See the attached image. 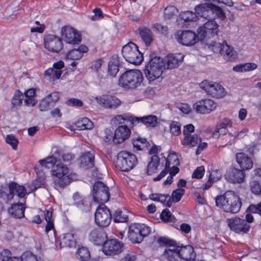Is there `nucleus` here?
<instances>
[{
    "instance_id": "obj_36",
    "label": "nucleus",
    "mask_w": 261,
    "mask_h": 261,
    "mask_svg": "<svg viewBox=\"0 0 261 261\" xmlns=\"http://www.w3.org/2000/svg\"><path fill=\"white\" fill-rule=\"evenodd\" d=\"M150 199L153 201L160 202L164 206L170 207L173 203L179 201L181 197H153Z\"/></svg>"
},
{
    "instance_id": "obj_9",
    "label": "nucleus",
    "mask_w": 261,
    "mask_h": 261,
    "mask_svg": "<svg viewBox=\"0 0 261 261\" xmlns=\"http://www.w3.org/2000/svg\"><path fill=\"white\" fill-rule=\"evenodd\" d=\"M200 87L208 95L216 98H221L226 94L224 87L217 82L203 80L199 84Z\"/></svg>"
},
{
    "instance_id": "obj_31",
    "label": "nucleus",
    "mask_w": 261,
    "mask_h": 261,
    "mask_svg": "<svg viewBox=\"0 0 261 261\" xmlns=\"http://www.w3.org/2000/svg\"><path fill=\"white\" fill-rule=\"evenodd\" d=\"M88 47L84 45H80L78 48H74L69 50L66 54V59L71 60H79L83 57V54L86 53Z\"/></svg>"
},
{
    "instance_id": "obj_4",
    "label": "nucleus",
    "mask_w": 261,
    "mask_h": 261,
    "mask_svg": "<svg viewBox=\"0 0 261 261\" xmlns=\"http://www.w3.org/2000/svg\"><path fill=\"white\" fill-rule=\"evenodd\" d=\"M143 81L142 72L138 70H130L124 72L119 77V84L126 89L135 88Z\"/></svg>"
},
{
    "instance_id": "obj_58",
    "label": "nucleus",
    "mask_w": 261,
    "mask_h": 261,
    "mask_svg": "<svg viewBox=\"0 0 261 261\" xmlns=\"http://www.w3.org/2000/svg\"><path fill=\"white\" fill-rule=\"evenodd\" d=\"M250 189L255 195L261 194V182L253 180L250 182Z\"/></svg>"
},
{
    "instance_id": "obj_26",
    "label": "nucleus",
    "mask_w": 261,
    "mask_h": 261,
    "mask_svg": "<svg viewBox=\"0 0 261 261\" xmlns=\"http://www.w3.org/2000/svg\"><path fill=\"white\" fill-rule=\"evenodd\" d=\"M178 252L179 258H182L186 261L194 260L196 256L193 248L190 245L183 247L178 246Z\"/></svg>"
},
{
    "instance_id": "obj_52",
    "label": "nucleus",
    "mask_w": 261,
    "mask_h": 261,
    "mask_svg": "<svg viewBox=\"0 0 261 261\" xmlns=\"http://www.w3.org/2000/svg\"><path fill=\"white\" fill-rule=\"evenodd\" d=\"M178 10L174 6H169L165 9L164 17L166 19H170L176 16L178 14Z\"/></svg>"
},
{
    "instance_id": "obj_34",
    "label": "nucleus",
    "mask_w": 261,
    "mask_h": 261,
    "mask_svg": "<svg viewBox=\"0 0 261 261\" xmlns=\"http://www.w3.org/2000/svg\"><path fill=\"white\" fill-rule=\"evenodd\" d=\"M201 141V138L198 135L193 134L184 137L181 141V143L184 146L194 147L197 146Z\"/></svg>"
},
{
    "instance_id": "obj_63",
    "label": "nucleus",
    "mask_w": 261,
    "mask_h": 261,
    "mask_svg": "<svg viewBox=\"0 0 261 261\" xmlns=\"http://www.w3.org/2000/svg\"><path fill=\"white\" fill-rule=\"evenodd\" d=\"M137 255L135 252H129L121 258L120 261H136Z\"/></svg>"
},
{
    "instance_id": "obj_45",
    "label": "nucleus",
    "mask_w": 261,
    "mask_h": 261,
    "mask_svg": "<svg viewBox=\"0 0 261 261\" xmlns=\"http://www.w3.org/2000/svg\"><path fill=\"white\" fill-rule=\"evenodd\" d=\"M140 121L148 127H154L158 123L156 116L152 115L139 118L137 122Z\"/></svg>"
},
{
    "instance_id": "obj_37",
    "label": "nucleus",
    "mask_w": 261,
    "mask_h": 261,
    "mask_svg": "<svg viewBox=\"0 0 261 261\" xmlns=\"http://www.w3.org/2000/svg\"><path fill=\"white\" fill-rule=\"evenodd\" d=\"M76 240L74 235L71 233L64 234L61 239L60 246L61 247H72L75 245Z\"/></svg>"
},
{
    "instance_id": "obj_12",
    "label": "nucleus",
    "mask_w": 261,
    "mask_h": 261,
    "mask_svg": "<svg viewBox=\"0 0 261 261\" xmlns=\"http://www.w3.org/2000/svg\"><path fill=\"white\" fill-rule=\"evenodd\" d=\"M227 223L230 230L237 233H246L250 228V225L244 219L237 217L228 219Z\"/></svg>"
},
{
    "instance_id": "obj_21",
    "label": "nucleus",
    "mask_w": 261,
    "mask_h": 261,
    "mask_svg": "<svg viewBox=\"0 0 261 261\" xmlns=\"http://www.w3.org/2000/svg\"><path fill=\"white\" fill-rule=\"evenodd\" d=\"M130 135V130L126 125L118 126L115 130L113 142L119 144L127 139Z\"/></svg>"
},
{
    "instance_id": "obj_43",
    "label": "nucleus",
    "mask_w": 261,
    "mask_h": 261,
    "mask_svg": "<svg viewBox=\"0 0 261 261\" xmlns=\"http://www.w3.org/2000/svg\"><path fill=\"white\" fill-rule=\"evenodd\" d=\"M257 67V65L254 63H246L234 66L233 70L236 72H247L253 70Z\"/></svg>"
},
{
    "instance_id": "obj_2",
    "label": "nucleus",
    "mask_w": 261,
    "mask_h": 261,
    "mask_svg": "<svg viewBox=\"0 0 261 261\" xmlns=\"http://www.w3.org/2000/svg\"><path fill=\"white\" fill-rule=\"evenodd\" d=\"M157 243L161 247L166 248L162 255V257L168 261H178L179 255L178 246L176 242L172 240L163 237H159L156 240Z\"/></svg>"
},
{
    "instance_id": "obj_23",
    "label": "nucleus",
    "mask_w": 261,
    "mask_h": 261,
    "mask_svg": "<svg viewBox=\"0 0 261 261\" xmlns=\"http://www.w3.org/2000/svg\"><path fill=\"white\" fill-rule=\"evenodd\" d=\"M212 4H203L196 6L195 10L197 14L209 20L214 19L215 16H213Z\"/></svg>"
},
{
    "instance_id": "obj_47",
    "label": "nucleus",
    "mask_w": 261,
    "mask_h": 261,
    "mask_svg": "<svg viewBox=\"0 0 261 261\" xmlns=\"http://www.w3.org/2000/svg\"><path fill=\"white\" fill-rule=\"evenodd\" d=\"M140 34L146 45H149L153 41L152 33L149 29L146 28L142 29L140 31Z\"/></svg>"
},
{
    "instance_id": "obj_3",
    "label": "nucleus",
    "mask_w": 261,
    "mask_h": 261,
    "mask_svg": "<svg viewBox=\"0 0 261 261\" xmlns=\"http://www.w3.org/2000/svg\"><path fill=\"white\" fill-rule=\"evenodd\" d=\"M165 69V64L163 59L159 57H154L146 66V77L149 82L153 81L161 77Z\"/></svg>"
},
{
    "instance_id": "obj_48",
    "label": "nucleus",
    "mask_w": 261,
    "mask_h": 261,
    "mask_svg": "<svg viewBox=\"0 0 261 261\" xmlns=\"http://www.w3.org/2000/svg\"><path fill=\"white\" fill-rule=\"evenodd\" d=\"M76 257L81 261H87L90 257V253L87 248L81 247L76 252Z\"/></svg>"
},
{
    "instance_id": "obj_24",
    "label": "nucleus",
    "mask_w": 261,
    "mask_h": 261,
    "mask_svg": "<svg viewBox=\"0 0 261 261\" xmlns=\"http://www.w3.org/2000/svg\"><path fill=\"white\" fill-rule=\"evenodd\" d=\"M184 55L180 53L168 55L164 62L167 69H173L178 66L179 64L182 62Z\"/></svg>"
},
{
    "instance_id": "obj_54",
    "label": "nucleus",
    "mask_w": 261,
    "mask_h": 261,
    "mask_svg": "<svg viewBox=\"0 0 261 261\" xmlns=\"http://www.w3.org/2000/svg\"><path fill=\"white\" fill-rule=\"evenodd\" d=\"M180 18L185 21H193L197 19L196 13L190 11L182 12L180 14Z\"/></svg>"
},
{
    "instance_id": "obj_59",
    "label": "nucleus",
    "mask_w": 261,
    "mask_h": 261,
    "mask_svg": "<svg viewBox=\"0 0 261 261\" xmlns=\"http://www.w3.org/2000/svg\"><path fill=\"white\" fill-rule=\"evenodd\" d=\"M161 219L164 221L174 222L176 219L168 209L163 210L161 214Z\"/></svg>"
},
{
    "instance_id": "obj_19",
    "label": "nucleus",
    "mask_w": 261,
    "mask_h": 261,
    "mask_svg": "<svg viewBox=\"0 0 261 261\" xmlns=\"http://www.w3.org/2000/svg\"><path fill=\"white\" fill-rule=\"evenodd\" d=\"M64 67L63 61L60 60L53 64L52 68H49L44 72L45 77L50 82L55 81L60 77L62 69Z\"/></svg>"
},
{
    "instance_id": "obj_10",
    "label": "nucleus",
    "mask_w": 261,
    "mask_h": 261,
    "mask_svg": "<svg viewBox=\"0 0 261 261\" xmlns=\"http://www.w3.org/2000/svg\"><path fill=\"white\" fill-rule=\"evenodd\" d=\"M232 198L233 205L228 204V198L226 197H215V200L217 206L222 208L225 212L231 213H238L242 205L239 197H230Z\"/></svg>"
},
{
    "instance_id": "obj_33",
    "label": "nucleus",
    "mask_w": 261,
    "mask_h": 261,
    "mask_svg": "<svg viewBox=\"0 0 261 261\" xmlns=\"http://www.w3.org/2000/svg\"><path fill=\"white\" fill-rule=\"evenodd\" d=\"M94 156L92 153L86 152L80 158V164L81 167L86 169L91 168L94 165Z\"/></svg>"
},
{
    "instance_id": "obj_49",
    "label": "nucleus",
    "mask_w": 261,
    "mask_h": 261,
    "mask_svg": "<svg viewBox=\"0 0 261 261\" xmlns=\"http://www.w3.org/2000/svg\"><path fill=\"white\" fill-rule=\"evenodd\" d=\"M76 126L79 129H90L93 127L92 122L87 118H83L76 123Z\"/></svg>"
},
{
    "instance_id": "obj_27",
    "label": "nucleus",
    "mask_w": 261,
    "mask_h": 261,
    "mask_svg": "<svg viewBox=\"0 0 261 261\" xmlns=\"http://www.w3.org/2000/svg\"><path fill=\"white\" fill-rule=\"evenodd\" d=\"M217 47L219 48L220 54L224 58L228 60H230L234 58V51L233 48L229 46L226 41H223L222 43H219Z\"/></svg>"
},
{
    "instance_id": "obj_7",
    "label": "nucleus",
    "mask_w": 261,
    "mask_h": 261,
    "mask_svg": "<svg viewBox=\"0 0 261 261\" xmlns=\"http://www.w3.org/2000/svg\"><path fill=\"white\" fill-rule=\"evenodd\" d=\"M122 55L125 60L133 64H140L143 59L141 53L137 46L133 42H129L123 46Z\"/></svg>"
},
{
    "instance_id": "obj_30",
    "label": "nucleus",
    "mask_w": 261,
    "mask_h": 261,
    "mask_svg": "<svg viewBox=\"0 0 261 261\" xmlns=\"http://www.w3.org/2000/svg\"><path fill=\"white\" fill-rule=\"evenodd\" d=\"M236 160L242 170H248L253 166L252 159L244 153H238L236 154Z\"/></svg>"
},
{
    "instance_id": "obj_53",
    "label": "nucleus",
    "mask_w": 261,
    "mask_h": 261,
    "mask_svg": "<svg viewBox=\"0 0 261 261\" xmlns=\"http://www.w3.org/2000/svg\"><path fill=\"white\" fill-rule=\"evenodd\" d=\"M186 181L183 179H180L177 183L178 188L174 190L171 196H182L185 194V190L184 187L186 186Z\"/></svg>"
},
{
    "instance_id": "obj_41",
    "label": "nucleus",
    "mask_w": 261,
    "mask_h": 261,
    "mask_svg": "<svg viewBox=\"0 0 261 261\" xmlns=\"http://www.w3.org/2000/svg\"><path fill=\"white\" fill-rule=\"evenodd\" d=\"M44 218L46 221L45 226V232L47 233L49 231L53 230L55 231L54 228V218L53 217V213L50 210H45L44 212Z\"/></svg>"
},
{
    "instance_id": "obj_29",
    "label": "nucleus",
    "mask_w": 261,
    "mask_h": 261,
    "mask_svg": "<svg viewBox=\"0 0 261 261\" xmlns=\"http://www.w3.org/2000/svg\"><path fill=\"white\" fill-rule=\"evenodd\" d=\"M232 122L228 118L223 119L222 121L217 125L215 131L213 135L214 137H218L219 135H225L227 132V128L232 126Z\"/></svg>"
},
{
    "instance_id": "obj_64",
    "label": "nucleus",
    "mask_w": 261,
    "mask_h": 261,
    "mask_svg": "<svg viewBox=\"0 0 261 261\" xmlns=\"http://www.w3.org/2000/svg\"><path fill=\"white\" fill-rule=\"evenodd\" d=\"M247 210L253 213H257L261 215V201L257 204H251Z\"/></svg>"
},
{
    "instance_id": "obj_20",
    "label": "nucleus",
    "mask_w": 261,
    "mask_h": 261,
    "mask_svg": "<svg viewBox=\"0 0 261 261\" xmlns=\"http://www.w3.org/2000/svg\"><path fill=\"white\" fill-rule=\"evenodd\" d=\"M177 41L186 46L194 45L196 42V35L191 31L177 32L176 35Z\"/></svg>"
},
{
    "instance_id": "obj_17",
    "label": "nucleus",
    "mask_w": 261,
    "mask_h": 261,
    "mask_svg": "<svg viewBox=\"0 0 261 261\" xmlns=\"http://www.w3.org/2000/svg\"><path fill=\"white\" fill-rule=\"evenodd\" d=\"M44 46L50 51L58 53L63 48V42L58 37L53 35H47L44 38Z\"/></svg>"
},
{
    "instance_id": "obj_14",
    "label": "nucleus",
    "mask_w": 261,
    "mask_h": 261,
    "mask_svg": "<svg viewBox=\"0 0 261 261\" xmlns=\"http://www.w3.org/2000/svg\"><path fill=\"white\" fill-rule=\"evenodd\" d=\"M218 25L214 20H209L198 30V35L202 39L210 38L218 31Z\"/></svg>"
},
{
    "instance_id": "obj_61",
    "label": "nucleus",
    "mask_w": 261,
    "mask_h": 261,
    "mask_svg": "<svg viewBox=\"0 0 261 261\" xmlns=\"http://www.w3.org/2000/svg\"><path fill=\"white\" fill-rule=\"evenodd\" d=\"M213 16L221 18L222 20L226 18V15L221 8L213 4Z\"/></svg>"
},
{
    "instance_id": "obj_50",
    "label": "nucleus",
    "mask_w": 261,
    "mask_h": 261,
    "mask_svg": "<svg viewBox=\"0 0 261 261\" xmlns=\"http://www.w3.org/2000/svg\"><path fill=\"white\" fill-rule=\"evenodd\" d=\"M36 172L37 174V178L36 179V183H34V190L40 187L44 184L45 178V174L41 169L36 168Z\"/></svg>"
},
{
    "instance_id": "obj_18",
    "label": "nucleus",
    "mask_w": 261,
    "mask_h": 261,
    "mask_svg": "<svg viewBox=\"0 0 261 261\" xmlns=\"http://www.w3.org/2000/svg\"><path fill=\"white\" fill-rule=\"evenodd\" d=\"M62 36L65 41L69 44H79L81 41L80 34L76 30L69 26L63 27L61 30Z\"/></svg>"
},
{
    "instance_id": "obj_55",
    "label": "nucleus",
    "mask_w": 261,
    "mask_h": 261,
    "mask_svg": "<svg viewBox=\"0 0 261 261\" xmlns=\"http://www.w3.org/2000/svg\"><path fill=\"white\" fill-rule=\"evenodd\" d=\"M170 132L172 135L177 136L181 133V125L177 121H172L170 124Z\"/></svg>"
},
{
    "instance_id": "obj_13",
    "label": "nucleus",
    "mask_w": 261,
    "mask_h": 261,
    "mask_svg": "<svg viewBox=\"0 0 261 261\" xmlns=\"http://www.w3.org/2000/svg\"><path fill=\"white\" fill-rule=\"evenodd\" d=\"M97 103L108 109H116L121 105V101L115 96L103 94L95 97Z\"/></svg>"
},
{
    "instance_id": "obj_28",
    "label": "nucleus",
    "mask_w": 261,
    "mask_h": 261,
    "mask_svg": "<svg viewBox=\"0 0 261 261\" xmlns=\"http://www.w3.org/2000/svg\"><path fill=\"white\" fill-rule=\"evenodd\" d=\"M106 237V233L97 228L92 229L89 233V239L97 245L102 244Z\"/></svg>"
},
{
    "instance_id": "obj_44",
    "label": "nucleus",
    "mask_w": 261,
    "mask_h": 261,
    "mask_svg": "<svg viewBox=\"0 0 261 261\" xmlns=\"http://www.w3.org/2000/svg\"><path fill=\"white\" fill-rule=\"evenodd\" d=\"M133 146L137 150H144L149 145V142L145 138H136L132 140Z\"/></svg>"
},
{
    "instance_id": "obj_15",
    "label": "nucleus",
    "mask_w": 261,
    "mask_h": 261,
    "mask_svg": "<svg viewBox=\"0 0 261 261\" xmlns=\"http://www.w3.org/2000/svg\"><path fill=\"white\" fill-rule=\"evenodd\" d=\"M24 97V103L27 106H33V88H30L24 93V95L20 91H16L12 100V107L20 105Z\"/></svg>"
},
{
    "instance_id": "obj_40",
    "label": "nucleus",
    "mask_w": 261,
    "mask_h": 261,
    "mask_svg": "<svg viewBox=\"0 0 261 261\" xmlns=\"http://www.w3.org/2000/svg\"><path fill=\"white\" fill-rule=\"evenodd\" d=\"M139 117H134L128 114H124L122 115H117L115 116L112 121L115 123H122L124 121H130L134 124L135 121H138Z\"/></svg>"
},
{
    "instance_id": "obj_62",
    "label": "nucleus",
    "mask_w": 261,
    "mask_h": 261,
    "mask_svg": "<svg viewBox=\"0 0 261 261\" xmlns=\"http://www.w3.org/2000/svg\"><path fill=\"white\" fill-rule=\"evenodd\" d=\"M204 171L205 170L203 166L198 167L193 173L192 177L198 179L201 178L203 176Z\"/></svg>"
},
{
    "instance_id": "obj_16",
    "label": "nucleus",
    "mask_w": 261,
    "mask_h": 261,
    "mask_svg": "<svg viewBox=\"0 0 261 261\" xmlns=\"http://www.w3.org/2000/svg\"><path fill=\"white\" fill-rule=\"evenodd\" d=\"M123 244L116 239H111L103 243L102 251L107 255H115L122 251Z\"/></svg>"
},
{
    "instance_id": "obj_22",
    "label": "nucleus",
    "mask_w": 261,
    "mask_h": 261,
    "mask_svg": "<svg viewBox=\"0 0 261 261\" xmlns=\"http://www.w3.org/2000/svg\"><path fill=\"white\" fill-rule=\"evenodd\" d=\"M225 178L232 183H242L244 180L245 173L242 170L231 168L227 171Z\"/></svg>"
},
{
    "instance_id": "obj_56",
    "label": "nucleus",
    "mask_w": 261,
    "mask_h": 261,
    "mask_svg": "<svg viewBox=\"0 0 261 261\" xmlns=\"http://www.w3.org/2000/svg\"><path fill=\"white\" fill-rule=\"evenodd\" d=\"M248 132V129L244 128L239 132H234V133H229L228 137H229V140L228 142L233 143L234 141V139L238 138L239 139L243 138Z\"/></svg>"
},
{
    "instance_id": "obj_60",
    "label": "nucleus",
    "mask_w": 261,
    "mask_h": 261,
    "mask_svg": "<svg viewBox=\"0 0 261 261\" xmlns=\"http://www.w3.org/2000/svg\"><path fill=\"white\" fill-rule=\"evenodd\" d=\"M6 142L9 144L13 149H17L18 140L12 135H8L6 137Z\"/></svg>"
},
{
    "instance_id": "obj_51",
    "label": "nucleus",
    "mask_w": 261,
    "mask_h": 261,
    "mask_svg": "<svg viewBox=\"0 0 261 261\" xmlns=\"http://www.w3.org/2000/svg\"><path fill=\"white\" fill-rule=\"evenodd\" d=\"M57 159L53 155L49 156L43 160L39 161V163L42 167L47 168L53 167L56 163Z\"/></svg>"
},
{
    "instance_id": "obj_38",
    "label": "nucleus",
    "mask_w": 261,
    "mask_h": 261,
    "mask_svg": "<svg viewBox=\"0 0 261 261\" xmlns=\"http://www.w3.org/2000/svg\"><path fill=\"white\" fill-rule=\"evenodd\" d=\"M126 210L123 211L121 209H117L114 211L113 218L114 222L124 223L127 222L128 220V216Z\"/></svg>"
},
{
    "instance_id": "obj_6",
    "label": "nucleus",
    "mask_w": 261,
    "mask_h": 261,
    "mask_svg": "<svg viewBox=\"0 0 261 261\" xmlns=\"http://www.w3.org/2000/svg\"><path fill=\"white\" fill-rule=\"evenodd\" d=\"M138 163L136 156L128 151H121L118 154L116 167L122 171L132 170Z\"/></svg>"
},
{
    "instance_id": "obj_1",
    "label": "nucleus",
    "mask_w": 261,
    "mask_h": 261,
    "mask_svg": "<svg viewBox=\"0 0 261 261\" xmlns=\"http://www.w3.org/2000/svg\"><path fill=\"white\" fill-rule=\"evenodd\" d=\"M110 197H104L102 199L101 197H93L95 202L100 205L96 208L95 213V222L99 227L105 228L108 226L112 220V215L110 210L104 204L109 201Z\"/></svg>"
},
{
    "instance_id": "obj_35",
    "label": "nucleus",
    "mask_w": 261,
    "mask_h": 261,
    "mask_svg": "<svg viewBox=\"0 0 261 261\" xmlns=\"http://www.w3.org/2000/svg\"><path fill=\"white\" fill-rule=\"evenodd\" d=\"M10 194L12 196H25L27 190L25 188L21 185H19L16 182H12L8 185Z\"/></svg>"
},
{
    "instance_id": "obj_8",
    "label": "nucleus",
    "mask_w": 261,
    "mask_h": 261,
    "mask_svg": "<svg viewBox=\"0 0 261 261\" xmlns=\"http://www.w3.org/2000/svg\"><path fill=\"white\" fill-rule=\"evenodd\" d=\"M53 175L58 177L59 184L64 186L76 177L75 173L70 172L69 168L63 164H58L52 170Z\"/></svg>"
},
{
    "instance_id": "obj_42",
    "label": "nucleus",
    "mask_w": 261,
    "mask_h": 261,
    "mask_svg": "<svg viewBox=\"0 0 261 261\" xmlns=\"http://www.w3.org/2000/svg\"><path fill=\"white\" fill-rule=\"evenodd\" d=\"M44 242L42 237L36 238L35 240V247L36 249V254H34V257H35V261H43L42 256L40 254H41L42 251L43 250Z\"/></svg>"
},
{
    "instance_id": "obj_46",
    "label": "nucleus",
    "mask_w": 261,
    "mask_h": 261,
    "mask_svg": "<svg viewBox=\"0 0 261 261\" xmlns=\"http://www.w3.org/2000/svg\"><path fill=\"white\" fill-rule=\"evenodd\" d=\"M160 159L158 155H152L147 166V174L151 175L155 173L159 164Z\"/></svg>"
},
{
    "instance_id": "obj_39",
    "label": "nucleus",
    "mask_w": 261,
    "mask_h": 261,
    "mask_svg": "<svg viewBox=\"0 0 261 261\" xmlns=\"http://www.w3.org/2000/svg\"><path fill=\"white\" fill-rule=\"evenodd\" d=\"M74 204L83 211H86L90 207L89 200L86 197H73Z\"/></svg>"
},
{
    "instance_id": "obj_32",
    "label": "nucleus",
    "mask_w": 261,
    "mask_h": 261,
    "mask_svg": "<svg viewBox=\"0 0 261 261\" xmlns=\"http://www.w3.org/2000/svg\"><path fill=\"white\" fill-rule=\"evenodd\" d=\"M25 208L22 203H14L8 209L9 214L13 217L21 218L24 215Z\"/></svg>"
},
{
    "instance_id": "obj_25",
    "label": "nucleus",
    "mask_w": 261,
    "mask_h": 261,
    "mask_svg": "<svg viewBox=\"0 0 261 261\" xmlns=\"http://www.w3.org/2000/svg\"><path fill=\"white\" fill-rule=\"evenodd\" d=\"M93 196H110L109 187L100 181L95 182L93 186Z\"/></svg>"
},
{
    "instance_id": "obj_57",
    "label": "nucleus",
    "mask_w": 261,
    "mask_h": 261,
    "mask_svg": "<svg viewBox=\"0 0 261 261\" xmlns=\"http://www.w3.org/2000/svg\"><path fill=\"white\" fill-rule=\"evenodd\" d=\"M53 106V102L49 100V97H46L40 101L39 108L41 111H47L50 107Z\"/></svg>"
},
{
    "instance_id": "obj_5",
    "label": "nucleus",
    "mask_w": 261,
    "mask_h": 261,
    "mask_svg": "<svg viewBox=\"0 0 261 261\" xmlns=\"http://www.w3.org/2000/svg\"><path fill=\"white\" fill-rule=\"evenodd\" d=\"M151 228L145 224L133 223L128 228V237L134 243L141 242L151 232Z\"/></svg>"
},
{
    "instance_id": "obj_11",
    "label": "nucleus",
    "mask_w": 261,
    "mask_h": 261,
    "mask_svg": "<svg viewBox=\"0 0 261 261\" xmlns=\"http://www.w3.org/2000/svg\"><path fill=\"white\" fill-rule=\"evenodd\" d=\"M217 107V103L210 98L201 99L193 105V109L201 114H208L215 111Z\"/></svg>"
}]
</instances>
